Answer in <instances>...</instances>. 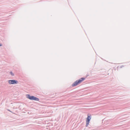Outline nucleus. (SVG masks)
I'll list each match as a JSON object with an SVG mask.
<instances>
[{"instance_id":"1","label":"nucleus","mask_w":130,"mask_h":130,"mask_svg":"<svg viewBox=\"0 0 130 130\" xmlns=\"http://www.w3.org/2000/svg\"><path fill=\"white\" fill-rule=\"evenodd\" d=\"M85 78H82L79 80H77L72 84V86L73 87H74L77 86L82 82L85 80Z\"/></svg>"},{"instance_id":"6","label":"nucleus","mask_w":130,"mask_h":130,"mask_svg":"<svg viewBox=\"0 0 130 130\" xmlns=\"http://www.w3.org/2000/svg\"><path fill=\"white\" fill-rule=\"evenodd\" d=\"M2 45L1 44H0V46H2Z\"/></svg>"},{"instance_id":"3","label":"nucleus","mask_w":130,"mask_h":130,"mask_svg":"<svg viewBox=\"0 0 130 130\" xmlns=\"http://www.w3.org/2000/svg\"><path fill=\"white\" fill-rule=\"evenodd\" d=\"M91 116L90 115H89L88 114L87 115V118L86 120V126L87 127L89 124L90 121L91 119Z\"/></svg>"},{"instance_id":"5","label":"nucleus","mask_w":130,"mask_h":130,"mask_svg":"<svg viewBox=\"0 0 130 130\" xmlns=\"http://www.w3.org/2000/svg\"><path fill=\"white\" fill-rule=\"evenodd\" d=\"M10 73L11 74V75H12V76H13L14 75V74H13L12 73V72L11 71L10 72Z\"/></svg>"},{"instance_id":"2","label":"nucleus","mask_w":130,"mask_h":130,"mask_svg":"<svg viewBox=\"0 0 130 130\" xmlns=\"http://www.w3.org/2000/svg\"><path fill=\"white\" fill-rule=\"evenodd\" d=\"M26 97L29 99L31 100H34L35 101H39V99L37 98L34 96H30L29 94L26 95Z\"/></svg>"},{"instance_id":"4","label":"nucleus","mask_w":130,"mask_h":130,"mask_svg":"<svg viewBox=\"0 0 130 130\" xmlns=\"http://www.w3.org/2000/svg\"><path fill=\"white\" fill-rule=\"evenodd\" d=\"M8 83L11 84H17L18 83V81L14 80H9L8 81Z\"/></svg>"}]
</instances>
